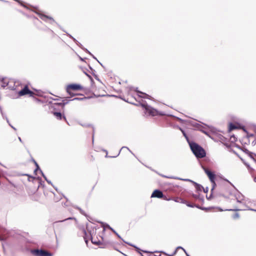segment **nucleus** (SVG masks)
<instances>
[{
  "instance_id": "nucleus-1",
  "label": "nucleus",
  "mask_w": 256,
  "mask_h": 256,
  "mask_svg": "<svg viewBox=\"0 0 256 256\" xmlns=\"http://www.w3.org/2000/svg\"><path fill=\"white\" fill-rule=\"evenodd\" d=\"M189 145L192 151L197 158H202L206 156L205 150L201 146L193 142L190 143Z\"/></svg>"
},
{
  "instance_id": "nucleus-2",
  "label": "nucleus",
  "mask_w": 256,
  "mask_h": 256,
  "mask_svg": "<svg viewBox=\"0 0 256 256\" xmlns=\"http://www.w3.org/2000/svg\"><path fill=\"white\" fill-rule=\"evenodd\" d=\"M216 191L220 196L224 198L232 196V194L228 186L225 184H220L218 186Z\"/></svg>"
},
{
  "instance_id": "nucleus-3",
  "label": "nucleus",
  "mask_w": 256,
  "mask_h": 256,
  "mask_svg": "<svg viewBox=\"0 0 256 256\" xmlns=\"http://www.w3.org/2000/svg\"><path fill=\"white\" fill-rule=\"evenodd\" d=\"M204 172L208 176V178L212 184V188L211 190V192H212V194L214 192V190L215 188H216L217 187L215 181H214L216 176L213 172H212L211 171H210V170H208L207 168H204ZM212 194H211L208 198H207L208 200L210 199V198L212 196Z\"/></svg>"
},
{
  "instance_id": "nucleus-4",
  "label": "nucleus",
  "mask_w": 256,
  "mask_h": 256,
  "mask_svg": "<svg viewBox=\"0 0 256 256\" xmlns=\"http://www.w3.org/2000/svg\"><path fill=\"white\" fill-rule=\"evenodd\" d=\"M82 89V87L80 84H69L67 88H66V92L69 94L74 96V94H72L70 90H80Z\"/></svg>"
},
{
  "instance_id": "nucleus-5",
  "label": "nucleus",
  "mask_w": 256,
  "mask_h": 256,
  "mask_svg": "<svg viewBox=\"0 0 256 256\" xmlns=\"http://www.w3.org/2000/svg\"><path fill=\"white\" fill-rule=\"evenodd\" d=\"M26 94H29L30 96H33L34 94L33 92L29 90L27 85H26L21 90L18 92V95L22 96Z\"/></svg>"
},
{
  "instance_id": "nucleus-6",
  "label": "nucleus",
  "mask_w": 256,
  "mask_h": 256,
  "mask_svg": "<svg viewBox=\"0 0 256 256\" xmlns=\"http://www.w3.org/2000/svg\"><path fill=\"white\" fill-rule=\"evenodd\" d=\"M34 252L37 256H52V254L51 253L42 250H34Z\"/></svg>"
},
{
  "instance_id": "nucleus-7",
  "label": "nucleus",
  "mask_w": 256,
  "mask_h": 256,
  "mask_svg": "<svg viewBox=\"0 0 256 256\" xmlns=\"http://www.w3.org/2000/svg\"><path fill=\"white\" fill-rule=\"evenodd\" d=\"M142 106L145 108L146 112L150 114L152 116H154L156 113V110L152 108L150 106H148L147 104H142Z\"/></svg>"
},
{
  "instance_id": "nucleus-8",
  "label": "nucleus",
  "mask_w": 256,
  "mask_h": 256,
  "mask_svg": "<svg viewBox=\"0 0 256 256\" xmlns=\"http://www.w3.org/2000/svg\"><path fill=\"white\" fill-rule=\"evenodd\" d=\"M151 197L152 198H162L164 197V194L162 191L158 190H156L152 192V194L151 196Z\"/></svg>"
},
{
  "instance_id": "nucleus-9",
  "label": "nucleus",
  "mask_w": 256,
  "mask_h": 256,
  "mask_svg": "<svg viewBox=\"0 0 256 256\" xmlns=\"http://www.w3.org/2000/svg\"><path fill=\"white\" fill-rule=\"evenodd\" d=\"M184 180H185V181H190V182H192L194 184V186H195L196 189L198 192H202V190L204 189V188H203V186L202 185H200V184H198L196 182H193L192 180H190L189 179H184Z\"/></svg>"
},
{
  "instance_id": "nucleus-10",
  "label": "nucleus",
  "mask_w": 256,
  "mask_h": 256,
  "mask_svg": "<svg viewBox=\"0 0 256 256\" xmlns=\"http://www.w3.org/2000/svg\"><path fill=\"white\" fill-rule=\"evenodd\" d=\"M9 82L6 78H2L0 80V86L3 88L8 86Z\"/></svg>"
},
{
  "instance_id": "nucleus-11",
  "label": "nucleus",
  "mask_w": 256,
  "mask_h": 256,
  "mask_svg": "<svg viewBox=\"0 0 256 256\" xmlns=\"http://www.w3.org/2000/svg\"><path fill=\"white\" fill-rule=\"evenodd\" d=\"M135 90L139 94H142L143 96H140L139 94H138V96L140 98H148L150 99V96L148 94H146V93H144L140 91H139L138 90V88H136Z\"/></svg>"
},
{
  "instance_id": "nucleus-12",
  "label": "nucleus",
  "mask_w": 256,
  "mask_h": 256,
  "mask_svg": "<svg viewBox=\"0 0 256 256\" xmlns=\"http://www.w3.org/2000/svg\"><path fill=\"white\" fill-rule=\"evenodd\" d=\"M68 101L69 100H62V102L54 103L52 104L54 106H62V108H64V106L68 103Z\"/></svg>"
},
{
  "instance_id": "nucleus-13",
  "label": "nucleus",
  "mask_w": 256,
  "mask_h": 256,
  "mask_svg": "<svg viewBox=\"0 0 256 256\" xmlns=\"http://www.w3.org/2000/svg\"><path fill=\"white\" fill-rule=\"evenodd\" d=\"M110 244H111V243L110 242H104V243H102L101 242V244H100V248H107Z\"/></svg>"
},
{
  "instance_id": "nucleus-14",
  "label": "nucleus",
  "mask_w": 256,
  "mask_h": 256,
  "mask_svg": "<svg viewBox=\"0 0 256 256\" xmlns=\"http://www.w3.org/2000/svg\"><path fill=\"white\" fill-rule=\"evenodd\" d=\"M180 130L182 131L184 136L185 137V138H186L187 142H188V144H190V143L192 142V141L190 140H189V138L188 137V136H187L186 134V132H184V130L180 128H179Z\"/></svg>"
},
{
  "instance_id": "nucleus-15",
  "label": "nucleus",
  "mask_w": 256,
  "mask_h": 256,
  "mask_svg": "<svg viewBox=\"0 0 256 256\" xmlns=\"http://www.w3.org/2000/svg\"><path fill=\"white\" fill-rule=\"evenodd\" d=\"M172 200L177 202H180V203H182V204L185 203V200H183L182 198H180L177 197V198H174Z\"/></svg>"
},
{
  "instance_id": "nucleus-16",
  "label": "nucleus",
  "mask_w": 256,
  "mask_h": 256,
  "mask_svg": "<svg viewBox=\"0 0 256 256\" xmlns=\"http://www.w3.org/2000/svg\"><path fill=\"white\" fill-rule=\"evenodd\" d=\"M34 162L35 165H36V168L35 169V170H34V174H36V172H37L38 170H39V171L40 172V173H41L42 174H43V172H42V170L40 169V167H39V166H38V164H37V162H36V161H34Z\"/></svg>"
},
{
  "instance_id": "nucleus-17",
  "label": "nucleus",
  "mask_w": 256,
  "mask_h": 256,
  "mask_svg": "<svg viewBox=\"0 0 256 256\" xmlns=\"http://www.w3.org/2000/svg\"><path fill=\"white\" fill-rule=\"evenodd\" d=\"M116 234L117 236H118L119 238H120V240H122L124 242H125V243L127 244H128V245H130V246H134V248H136V249H138V247H136V246H135L133 245L132 244H130V243H129V242H125V241H124V240L122 238V237H121V236H120L118 233H116Z\"/></svg>"
},
{
  "instance_id": "nucleus-18",
  "label": "nucleus",
  "mask_w": 256,
  "mask_h": 256,
  "mask_svg": "<svg viewBox=\"0 0 256 256\" xmlns=\"http://www.w3.org/2000/svg\"><path fill=\"white\" fill-rule=\"evenodd\" d=\"M245 152H246V153H250V156L251 158V159H252V162L254 163V164H256V160H255L253 156H252V154H253L252 153V152H250L249 151L247 150H245Z\"/></svg>"
},
{
  "instance_id": "nucleus-19",
  "label": "nucleus",
  "mask_w": 256,
  "mask_h": 256,
  "mask_svg": "<svg viewBox=\"0 0 256 256\" xmlns=\"http://www.w3.org/2000/svg\"><path fill=\"white\" fill-rule=\"evenodd\" d=\"M91 242L93 244L96 245H100L101 244V242L100 240H94V238L91 236Z\"/></svg>"
},
{
  "instance_id": "nucleus-20",
  "label": "nucleus",
  "mask_w": 256,
  "mask_h": 256,
  "mask_svg": "<svg viewBox=\"0 0 256 256\" xmlns=\"http://www.w3.org/2000/svg\"><path fill=\"white\" fill-rule=\"evenodd\" d=\"M54 114L56 116V117L58 120H62V115L61 112H54Z\"/></svg>"
},
{
  "instance_id": "nucleus-21",
  "label": "nucleus",
  "mask_w": 256,
  "mask_h": 256,
  "mask_svg": "<svg viewBox=\"0 0 256 256\" xmlns=\"http://www.w3.org/2000/svg\"><path fill=\"white\" fill-rule=\"evenodd\" d=\"M83 50H84V51L88 53L94 59L96 60L102 66V64L96 59V58L90 51H88L86 48H83Z\"/></svg>"
},
{
  "instance_id": "nucleus-22",
  "label": "nucleus",
  "mask_w": 256,
  "mask_h": 256,
  "mask_svg": "<svg viewBox=\"0 0 256 256\" xmlns=\"http://www.w3.org/2000/svg\"><path fill=\"white\" fill-rule=\"evenodd\" d=\"M70 38L80 47L82 48V49L84 48H82V44H80L75 38L70 35Z\"/></svg>"
},
{
  "instance_id": "nucleus-23",
  "label": "nucleus",
  "mask_w": 256,
  "mask_h": 256,
  "mask_svg": "<svg viewBox=\"0 0 256 256\" xmlns=\"http://www.w3.org/2000/svg\"><path fill=\"white\" fill-rule=\"evenodd\" d=\"M237 128H238V127L236 126L235 124H233L232 123H230L229 126L230 130H232Z\"/></svg>"
},
{
  "instance_id": "nucleus-24",
  "label": "nucleus",
  "mask_w": 256,
  "mask_h": 256,
  "mask_svg": "<svg viewBox=\"0 0 256 256\" xmlns=\"http://www.w3.org/2000/svg\"><path fill=\"white\" fill-rule=\"evenodd\" d=\"M188 206L190 207V208H194L196 207L198 208H200L198 206H196V204H190V203L188 202L187 201L185 200L184 203Z\"/></svg>"
},
{
  "instance_id": "nucleus-25",
  "label": "nucleus",
  "mask_w": 256,
  "mask_h": 256,
  "mask_svg": "<svg viewBox=\"0 0 256 256\" xmlns=\"http://www.w3.org/2000/svg\"><path fill=\"white\" fill-rule=\"evenodd\" d=\"M83 232L84 234V240L86 243V244H88V238H86V234H86V230L84 229L83 230Z\"/></svg>"
},
{
  "instance_id": "nucleus-26",
  "label": "nucleus",
  "mask_w": 256,
  "mask_h": 256,
  "mask_svg": "<svg viewBox=\"0 0 256 256\" xmlns=\"http://www.w3.org/2000/svg\"><path fill=\"white\" fill-rule=\"evenodd\" d=\"M42 18V20H45L46 18H48V19H50V20H52L53 22H54V19H53L52 18H51V17H49V16H45V15L42 16V18Z\"/></svg>"
},
{
  "instance_id": "nucleus-27",
  "label": "nucleus",
  "mask_w": 256,
  "mask_h": 256,
  "mask_svg": "<svg viewBox=\"0 0 256 256\" xmlns=\"http://www.w3.org/2000/svg\"><path fill=\"white\" fill-rule=\"evenodd\" d=\"M244 164L248 168L250 172L254 170L253 168L250 167V165L248 162H244Z\"/></svg>"
},
{
  "instance_id": "nucleus-28",
  "label": "nucleus",
  "mask_w": 256,
  "mask_h": 256,
  "mask_svg": "<svg viewBox=\"0 0 256 256\" xmlns=\"http://www.w3.org/2000/svg\"><path fill=\"white\" fill-rule=\"evenodd\" d=\"M85 99H86V98L84 96L83 98H75L73 99L70 100H85Z\"/></svg>"
},
{
  "instance_id": "nucleus-29",
  "label": "nucleus",
  "mask_w": 256,
  "mask_h": 256,
  "mask_svg": "<svg viewBox=\"0 0 256 256\" xmlns=\"http://www.w3.org/2000/svg\"><path fill=\"white\" fill-rule=\"evenodd\" d=\"M76 208L78 209L79 210L80 212L83 215H86V214L84 212L82 209L80 208H79L78 206H76L75 207Z\"/></svg>"
},
{
  "instance_id": "nucleus-30",
  "label": "nucleus",
  "mask_w": 256,
  "mask_h": 256,
  "mask_svg": "<svg viewBox=\"0 0 256 256\" xmlns=\"http://www.w3.org/2000/svg\"><path fill=\"white\" fill-rule=\"evenodd\" d=\"M106 226L108 229L112 231L115 234H116L117 232L112 228L108 224H106Z\"/></svg>"
},
{
  "instance_id": "nucleus-31",
  "label": "nucleus",
  "mask_w": 256,
  "mask_h": 256,
  "mask_svg": "<svg viewBox=\"0 0 256 256\" xmlns=\"http://www.w3.org/2000/svg\"><path fill=\"white\" fill-rule=\"evenodd\" d=\"M42 175L43 177L44 178V179L46 180L48 182V183L50 184H52L51 182L48 180H47L46 176L44 174Z\"/></svg>"
},
{
  "instance_id": "nucleus-32",
  "label": "nucleus",
  "mask_w": 256,
  "mask_h": 256,
  "mask_svg": "<svg viewBox=\"0 0 256 256\" xmlns=\"http://www.w3.org/2000/svg\"><path fill=\"white\" fill-rule=\"evenodd\" d=\"M182 248V250H184V251L185 252V253L186 254V256H190L188 254H187V252H186V251L185 250H184V249L182 247H181V246H178V248Z\"/></svg>"
},
{
  "instance_id": "nucleus-33",
  "label": "nucleus",
  "mask_w": 256,
  "mask_h": 256,
  "mask_svg": "<svg viewBox=\"0 0 256 256\" xmlns=\"http://www.w3.org/2000/svg\"><path fill=\"white\" fill-rule=\"evenodd\" d=\"M162 198L164 200H172L171 198H167L166 197L164 196V197Z\"/></svg>"
},
{
  "instance_id": "nucleus-34",
  "label": "nucleus",
  "mask_w": 256,
  "mask_h": 256,
  "mask_svg": "<svg viewBox=\"0 0 256 256\" xmlns=\"http://www.w3.org/2000/svg\"><path fill=\"white\" fill-rule=\"evenodd\" d=\"M239 217V215L238 214H236L234 216V218H238Z\"/></svg>"
},
{
  "instance_id": "nucleus-35",
  "label": "nucleus",
  "mask_w": 256,
  "mask_h": 256,
  "mask_svg": "<svg viewBox=\"0 0 256 256\" xmlns=\"http://www.w3.org/2000/svg\"><path fill=\"white\" fill-rule=\"evenodd\" d=\"M176 252V250H175L172 254L170 255H169V256H173L174 255Z\"/></svg>"
},
{
  "instance_id": "nucleus-36",
  "label": "nucleus",
  "mask_w": 256,
  "mask_h": 256,
  "mask_svg": "<svg viewBox=\"0 0 256 256\" xmlns=\"http://www.w3.org/2000/svg\"><path fill=\"white\" fill-rule=\"evenodd\" d=\"M92 131H93L92 140L94 141V128H92Z\"/></svg>"
},
{
  "instance_id": "nucleus-37",
  "label": "nucleus",
  "mask_w": 256,
  "mask_h": 256,
  "mask_svg": "<svg viewBox=\"0 0 256 256\" xmlns=\"http://www.w3.org/2000/svg\"><path fill=\"white\" fill-rule=\"evenodd\" d=\"M253 178H254V181L255 182H256V176H253Z\"/></svg>"
},
{
  "instance_id": "nucleus-38",
  "label": "nucleus",
  "mask_w": 256,
  "mask_h": 256,
  "mask_svg": "<svg viewBox=\"0 0 256 256\" xmlns=\"http://www.w3.org/2000/svg\"><path fill=\"white\" fill-rule=\"evenodd\" d=\"M203 190H204V191L205 192H208V188H206V190H204V189H203Z\"/></svg>"
},
{
  "instance_id": "nucleus-39",
  "label": "nucleus",
  "mask_w": 256,
  "mask_h": 256,
  "mask_svg": "<svg viewBox=\"0 0 256 256\" xmlns=\"http://www.w3.org/2000/svg\"><path fill=\"white\" fill-rule=\"evenodd\" d=\"M122 148H127L128 150H130L129 148H128V147H126V146H123V147H122Z\"/></svg>"
},
{
  "instance_id": "nucleus-40",
  "label": "nucleus",
  "mask_w": 256,
  "mask_h": 256,
  "mask_svg": "<svg viewBox=\"0 0 256 256\" xmlns=\"http://www.w3.org/2000/svg\"><path fill=\"white\" fill-rule=\"evenodd\" d=\"M193 196L194 198H197L198 197V196L196 195V194H193Z\"/></svg>"
},
{
  "instance_id": "nucleus-41",
  "label": "nucleus",
  "mask_w": 256,
  "mask_h": 256,
  "mask_svg": "<svg viewBox=\"0 0 256 256\" xmlns=\"http://www.w3.org/2000/svg\"><path fill=\"white\" fill-rule=\"evenodd\" d=\"M72 218H66V219L64 220H68V219H72ZM63 221H64V220H62L61 222H63Z\"/></svg>"
},
{
  "instance_id": "nucleus-42",
  "label": "nucleus",
  "mask_w": 256,
  "mask_h": 256,
  "mask_svg": "<svg viewBox=\"0 0 256 256\" xmlns=\"http://www.w3.org/2000/svg\"><path fill=\"white\" fill-rule=\"evenodd\" d=\"M9 125H10V126H11L13 129L16 130V128H15L14 126H11V125H10V124H9Z\"/></svg>"
},
{
  "instance_id": "nucleus-43",
  "label": "nucleus",
  "mask_w": 256,
  "mask_h": 256,
  "mask_svg": "<svg viewBox=\"0 0 256 256\" xmlns=\"http://www.w3.org/2000/svg\"><path fill=\"white\" fill-rule=\"evenodd\" d=\"M18 140H20V142H22V139L20 137L18 138Z\"/></svg>"
},
{
  "instance_id": "nucleus-44",
  "label": "nucleus",
  "mask_w": 256,
  "mask_h": 256,
  "mask_svg": "<svg viewBox=\"0 0 256 256\" xmlns=\"http://www.w3.org/2000/svg\"><path fill=\"white\" fill-rule=\"evenodd\" d=\"M6 120L7 122H8V123H9V120H8V118H6Z\"/></svg>"
},
{
  "instance_id": "nucleus-45",
  "label": "nucleus",
  "mask_w": 256,
  "mask_h": 256,
  "mask_svg": "<svg viewBox=\"0 0 256 256\" xmlns=\"http://www.w3.org/2000/svg\"><path fill=\"white\" fill-rule=\"evenodd\" d=\"M152 256H161V254H160L159 255H154Z\"/></svg>"
},
{
  "instance_id": "nucleus-46",
  "label": "nucleus",
  "mask_w": 256,
  "mask_h": 256,
  "mask_svg": "<svg viewBox=\"0 0 256 256\" xmlns=\"http://www.w3.org/2000/svg\"><path fill=\"white\" fill-rule=\"evenodd\" d=\"M202 132H203L204 133L206 134H207V133H206V132H205V131H204V130H202Z\"/></svg>"
},
{
  "instance_id": "nucleus-47",
  "label": "nucleus",
  "mask_w": 256,
  "mask_h": 256,
  "mask_svg": "<svg viewBox=\"0 0 256 256\" xmlns=\"http://www.w3.org/2000/svg\"><path fill=\"white\" fill-rule=\"evenodd\" d=\"M26 175L27 176H30V178H32V176H30L28 174H26Z\"/></svg>"
},
{
  "instance_id": "nucleus-48",
  "label": "nucleus",
  "mask_w": 256,
  "mask_h": 256,
  "mask_svg": "<svg viewBox=\"0 0 256 256\" xmlns=\"http://www.w3.org/2000/svg\"><path fill=\"white\" fill-rule=\"evenodd\" d=\"M85 74H86V76H89V75H88V74H87V73L85 72Z\"/></svg>"
},
{
  "instance_id": "nucleus-49",
  "label": "nucleus",
  "mask_w": 256,
  "mask_h": 256,
  "mask_svg": "<svg viewBox=\"0 0 256 256\" xmlns=\"http://www.w3.org/2000/svg\"><path fill=\"white\" fill-rule=\"evenodd\" d=\"M63 118L64 120H66V117L64 116Z\"/></svg>"
},
{
  "instance_id": "nucleus-50",
  "label": "nucleus",
  "mask_w": 256,
  "mask_h": 256,
  "mask_svg": "<svg viewBox=\"0 0 256 256\" xmlns=\"http://www.w3.org/2000/svg\"><path fill=\"white\" fill-rule=\"evenodd\" d=\"M80 60H83L82 58H80Z\"/></svg>"
},
{
  "instance_id": "nucleus-51",
  "label": "nucleus",
  "mask_w": 256,
  "mask_h": 256,
  "mask_svg": "<svg viewBox=\"0 0 256 256\" xmlns=\"http://www.w3.org/2000/svg\"><path fill=\"white\" fill-rule=\"evenodd\" d=\"M237 202H240V201H239L238 200H237Z\"/></svg>"
},
{
  "instance_id": "nucleus-52",
  "label": "nucleus",
  "mask_w": 256,
  "mask_h": 256,
  "mask_svg": "<svg viewBox=\"0 0 256 256\" xmlns=\"http://www.w3.org/2000/svg\"><path fill=\"white\" fill-rule=\"evenodd\" d=\"M254 211H256V210H254Z\"/></svg>"
}]
</instances>
